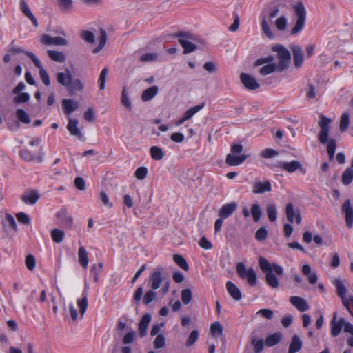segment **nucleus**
Wrapping results in <instances>:
<instances>
[{"label":"nucleus","mask_w":353,"mask_h":353,"mask_svg":"<svg viewBox=\"0 0 353 353\" xmlns=\"http://www.w3.org/2000/svg\"><path fill=\"white\" fill-rule=\"evenodd\" d=\"M259 265L263 273L265 274V282L267 285L273 289L278 288L279 285V279L272 272L274 270L277 275L281 276L283 274V268L276 263H270L263 256L259 257Z\"/></svg>","instance_id":"nucleus-1"},{"label":"nucleus","mask_w":353,"mask_h":353,"mask_svg":"<svg viewBox=\"0 0 353 353\" xmlns=\"http://www.w3.org/2000/svg\"><path fill=\"white\" fill-rule=\"evenodd\" d=\"M331 122V119L325 117V115L320 116L319 125L321 128V130L319 133L318 139L321 144L324 145L327 143V151L330 160H332L334 158L336 148V143L335 139H331L328 140L330 124Z\"/></svg>","instance_id":"nucleus-2"},{"label":"nucleus","mask_w":353,"mask_h":353,"mask_svg":"<svg viewBox=\"0 0 353 353\" xmlns=\"http://www.w3.org/2000/svg\"><path fill=\"white\" fill-rule=\"evenodd\" d=\"M57 81L61 85L66 87L71 95L76 92L81 91L84 88L79 79H73L70 71L68 69L65 72L57 73Z\"/></svg>","instance_id":"nucleus-3"},{"label":"nucleus","mask_w":353,"mask_h":353,"mask_svg":"<svg viewBox=\"0 0 353 353\" xmlns=\"http://www.w3.org/2000/svg\"><path fill=\"white\" fill-rule=\"evenodd\" d=\"M292 8L296 20L294 27L290 30V34L294 36L299 34L304 28L306 22L307 13L305 6L301 1L293 5Z\"/></svg>","instance_id":"nucleus-4"},{"label":"nucleus","mask_w":353,"mask_h":353,"mask_svg":"<svg viewBox=\"0 0 353 353\" xmlns=\"http://www.w3.org/2000/svg\"><path fill=\"white\" fill-rule=\"evenodd\" d=\"M243 150L241 144H234L231 146V154L225 158V163L229 166H237L242 164L248 158L246 154H240Z\"/></svg>","instance_id":"nucleus-5"},{"label":"nucleus","mask_w":353,"mask_h":353,"mask_svg":"<svg viewBox=\"0 0 353 353\" xmlns=\"http://www.w3.org/2000/svg\"><path fill=\"white\" fill-rule=\"evenodd\" d=\"M272 50L277 52L278 63L276 64L278 72H282L289 66L291 54L290 51L282 45L274 46Z\"/></svg>","instance_id":"nucleus-6"},{"label":"nucleus","mask_w":353,"mask_h":353,"mask_svg":"<svg viewBox=\"0 0 353 353\" xmlns=\"http://www.w3.org/2000/svg\"><path fill=\"white\" fill-rule=\"evenodd\" d=\"M236 272L239 277L245 279L250 286H254L257 281V275L252 268L246 269L243 263L236 264Z\"/></svg>","instance_id":"nucleus-7"},{"label":"nucleus","mask_w":353,"mask_h":353,"mask_svg":"<svg viewBox=\"0 0 353 353\" xmlns=\"http://www.w3.org/2000/svg\"><path fill=\"white\" fill-rule=\"evenodd\" d=\"M236 272L239 277L245 279L250 286H254L257 281V275L252 268L246 269L243 263L236 264Z\"/></svg>","instance_id":"nucleus-8"},{"label":"nucleus","mask_w":353,"mask_h":353,"mask_svg":"<svg viewBox=\"0 0 353 353\" xmlns=\"http://www.w3.org/2000/svg\"><path fill=\"white\" fill-rule=\"evenodd\" d=\"M173 37L179 38V43L184 48V54L191 53L197 49V46L186 39H193V35L189 32L179 31L173 34Z\"/></svg>","instance_id":"nucleus-9"},{"label":"nucleus","mask_w":353,"mask_h":353,"mask_svg":"<svg viewBox=\"0 0 353 353\" xmlns=\"http://www.w3.org/2000/svg\"><path fill=\"white\" fill-rule=\"evenodd\" d=\"M164 270V268L159 266L154 269L151 274L149 282L152 290H157L161 287V285L163 283L165 278L163 276L162 272Z\"/></svg>","instance_id":"nucleus-10"},{"label":"nucleus","mask_w":353,"mask_h":353,"mask_svg":"<svg viewBox=\"0 0 353 353\" xmlns=\"http://www.w3.org/2000/svg\"><path fill=\"white\" fill-rule=\"evenodd\" d=\"M28 57L31 59L32 62L34 63V65L39 69V76L40 78L43 83L44 85L46 86L50 85V80L49 75L46 70L43 68L42 64L41 61L37 59V57L33 54V53H28Z\"/></svg>","instance_id":"nucleus-11"},{"label":"nucleus","mask_w":353,"mask_h":353,"mask_svg":"<svg viewBox=\"0 0 353 353\" xmlns=\"http://www.w3.org/2000/svg\"><path fill=\"white\" fill-rule=\"evenodd\" d=\"M276 166L288 172H294L296 170H299L303 174L306 172V169L298 161H292L290 162L279 161Z\"/></svg>","instance_id":"nucleus-12"},{"label":"nucleus","mask_w":353,"mask_h":353,"mask_svg":"<svg viewBox=\"0 0 353 353\" xmlns=\"http://www.w3.org/2000/svg\"><path fill=\"white\" fill-rule=\"evenodd\" d=\"M341 211L345 214L346 225L351 228L353 225V208L350 199H347L341 206Z\"/></svg>","instance_id":"nucleus-13"},{"label":"nucleus","mask_w":353,"mask_h":353,"mask_svg":"<svg viewBox=\"0 0 353 353\" xmlns=\"http://www.w3.org/2000/svg\"><path fill=\"white\" fill-rule=\"evenodd\" d=\"M285 215L288 222L292 223L295 221L297 224L301 223V216L300 212L299 210H294L293 203H288L286 205Z\"/></svg>","instance_id":"nucleus-14"},{"label":"nucleus","mask_w":353,"mask_h":353,"mask_svg":"<svg viewBox=\"0 0 353 353\" xmlns=\"http://www.w3.org/2000/svg\"><path fill=\"white\" fill-rule=\"evenodd\" d=\"M57 216L62 227L67 229H71L72 228V217L65 210H61L57 213Z\"/></svg>","instance_id":"nucleus-15"},{"label":"nucleus","mask_w":353,"mask_h":353,"mask_svg":"<svg viewBox=\"0 0 353 353\" xmlns=\"http://www.w3.org/2000/svg\"><path fill=\"white\" fill-rule=\"evenodd\" d=\"M89 290L88 284L85 282L84 290L82 293V298L78 299L77 301V305L79 308L81 316L83 317L88 305V291Z\"/></svg>","instance_id":"nucleus-16"},{"label":"nucleus","mask_w":353,"mask_h":353,"mask_svg":"<svg viewBox=\"0 0 353 353\" xmlns=\"http://www.w3.org/2000/svg\"><path fill=\"white\" fill-rule=\"evenodd\" d=\"M240 79L242 84L248 90H254L259 88V84L257 83L255 78L250 74L241 73Z\"/></svg>","instance_id":"nucleus-17"},{"label":"nucleus","mask_w":353,"mask_h":353,"mask_svg":"<svg viewBox=\"0 0 353 353\" xmlns=\"http://www.w3.org/2000/svg\"><path fill=\"white\" fill-rule=\"evenodd\" d=\"M337 313L334 312L333 314V319L331 321V334L336 337L341 333L342 327L345 324V319L341 318L336 321Z\"/></svg>","instance_id":"nucleus-18"},{"label":"nucleus","mask_w":353,"mask_h":353,"mask_svg":"<svg viewBox=\"0 0 353 353\" xmlns=\"http://www.w3.org/2000/svg\"><path fill=\"white\" fill-rule=\"evenodd\" d=\"M62 107L65 114L70 116L79 108V103L74 99H65L62 101Z\"/></svg>","instance_id":"nucleus-19"},{"label":"nucleus","mask_w":353,"mask_h":353,"mask_svg":"<svg viewBox=\"0 0 353 353\" xmlns=\"http://www.w3.org/2000/svg\"><path fill=\"white\" fill-rule=\"evenodd\" d=\"M237 205L235 202H232L223 205L219 210L218 215L221 219H227L236 210Z\"/></svg>","instance_id":"nucleus-20"},{"label":"nucleus","mask_w":353,"mask_h":353,"mask_svg":"<svg viewBox=\"0 0 353 353\" xmlns=\"http://www.w3.org/2000/svg\"><path fill=\"white\" fill-rule=\"evenodd\" d=\"M290 302L300 312H303L309 310V305L307 301L302 297L296 296H291L290 298Z\"/></svg>","instance_id":"nucleus-21"},{"label":"nucleus","mask_w":353,"mask_h":353,"mask_svg":"<svg viewBox=\"0 0 353 353\" xmlns=\"http://www.w3.org/2000/svg\"><path fill=\"white\" fill-rule=\"evenodd\" d=\"M272 190L271 183L269 181H256L253 185L252 192L254 194H263Z\"/></svg>","instance_id":"nucleus-22"},{"label":"nucleus","mask_w":353,"mask_h":353,"mask_svg":"<svg viewBox=\"0 0 353 353\" xmlns=\"http://www.w3.org/2000/svg\"><path fill=\"white\" fill-rule=\"evenodd\" d=\"M150 321H151L150 314H145L142 316V318L139 323V326H138V331H139V334L140 337L143 338L145 336H146L147 329H148V327Z\"/></svg>","instance_id":"nucleus-23"},{"label":"nucleus","mask_w":353,"mask_h":353,"mask_svg":"<svg viewBox=\"0 0 353 353\" xmlns=\"http://www.w3.org/2000/svg\"><path fill=\"white\" fill-rule=\"evenodd\" d=\"M292 51L294 66L299 68L303 63V50L299 46H294L292 47Z\"/></svg>","instance_id":"nucleus-24"},{"label":"nucleus","mask_w":353,"mask_h":353,"mask_svg":"<svg viewBox=\"0 0 353 353\" xmlns=\"http://www.w3.org/2000/svg\"><path fill=\"white\" fill-rule=\"evenodd\" d=\"M41 42L46 45H57V46H65L67 45V41L63 37H52L48 34H44L41 38Z\"/></svg>","instance_id":"nucleus-25"},{"label":"nucleus","mask_w":353,"mask_h":353,"mask_svg":"<svg viewBox=\"0 0 353 353\" xmlns=\"http://www.w3.org/2000/svg\"><path fill=\"white\" fill-rule=\"evenodd\" d=\"M3 230L6 232H10L11 231L16 232L17 230L16 221L11 214H6L5 219L3 222Z\"/></svg>","instance_id":"nucleus-26"},{"label":"nucleus","mask_w":353,"mask_h":353,"mask_svg":"<svg viewBox=\"0 0 353 353\" xmlns=\"http://www.w3.org/2000/svg\"><path fill=\"white\" fill-rule=\"evenodd\" d=\"M67 129L72 136L77 137L79 139L82 138V133L78 128V121L77 119L69 117Z\"/></svg>","instance_id":"nucleus-27"},{"label":"nucleus","mask_w":353,"mask_h":353,"mask_svg":"<svg viewBox=\"0 0 353 353\" xmlns=\"http://www.w3.org/2000/svg\"><path fill=\"white\" fill-rule=\"evenodd\" d=\"M226 288L228 294L235 301H240L242 298V294L240 290L237 286L232 281H228L226 283Z\"/></svg>","instance_id":"nucleus-28"},{"label":"nucleus","mask_w":353,"mask_h":353,"mask_svg":"<svg viewBox=\"0 0 353 353\" xmlns=\"http://www.w3.org/2000/svg\"><path fill=\"white\" fill-rule=\"evenodd\" d=\"M39 199V195L36 190H30L25 192L22 196L21 200L28 205H34Z\"/></svg>","instance_id":"nucleus-29"},{"label":"nucleus","mask_w":353,"mask_h":353,"mask_svg":"<svg viewBox=\"0 0 353 353\" xmlns=\"http://www.w3.org/2000/svg\"><path fill=\"white\" fill-rule=\"evenodd\" d=\"M20 8L23 14L32 21L35 27H37L38 21L36 17L32 13L28 5L26 3L25 0L20 1Z\"/></svg>","instance_id":"nucleus-30"},{"label":"nucleus","mask_w":353,"mask_h":353,"mask_svg":"<svg viewBox=\"0 0 353 353\" xmlns=\"http://www.w3.org/2000/svg\"><path fill=\"white\" fill-rule=\"evenodd\" d=\"M159 88L157 85H153L145 90L141 94V99L143 101H148L153 99L158 93Z\"/></svg>","instance_id":"nucleus-31"},{"label":"nucleus","mask_w":353,"mask_h":353,"mask_svg":"<svg viewBox=\"0 0 353 353\" xmlns=\"http://www.w3.org/2000/svg\"><path fill=\"white\" fill-rule=\"evenodd\" d=\"M78 260L83 268H87L89 263L88 254L84 247H80L78 250Z\"/></svg>","instance_id":"nucleus-32"},{"label":"nucleus","mask_w":353,"mask_h":353,"mask_svg":"<svg viewBox=\"0 0 353 353\" xmlns=\"http://www.w3.org/2000/svg\"><path fill=\"white\" fill-rule=\"evenodd\" d=\"M353 180V167L346 168L341 175V182L345 185H349Z\"/></svg>","instance_id":"nucleus-33"},{"label":"nucleus","mask_w":353,"mask_h":353,"mask_svg":"<svg viewBox=\"0 0 353 353\" xmlns=\"http://www.w3.org/2000/svg\"><path fill=\"white\" fill-rule=\"evenodd\" d=\"M282 339V334L280 332H276L269 335L265 341V345L267 347H273L278 344Z\"/></svg>","instance_id":"nucleus-34"},{"label":"nucleus","mask_w":353,"mask_h":353,"mask_svg":"<svg viewBox=\"0 0 353 353\" xmlns=\"http://www.w3.org/2000/svg\"><path fill=\"white\" fill-rule=\"evenodd\" d=\"M100 37H99V43L97 47L94 48L92 50V52L97 54L99 52L105 45L107 41V34L105 30L103 28H99Z\"/></svg>","instance_id":"nucleus-35"},{"label":"nucleus","mask_w":353,"mask_h":353,"mask_svg":"<svg viewBox=\"0 0 353 353\" xmlns=\"http://www.w3.org/2000/svg\"><path fill=\"white\" fill-rule=\"evenodd\" d=\"M333 284L336 288L337 295L340 298H343L346 295L347 290L342 281L339 279H335L333 281Z\"/></svg>","instance_id":"nucleus-36"},{"label":"nucleus","mask_w":353,"mask_h":353,"mask_svg":"<svg viewBox=\"0 0 353 353\" xmlns=\"http://www.w3.org/2000/svg\"><path fill=\"white\" fill-rule=\"evenodd\" d=\"M302 348V341L298 335H294L289 346V350L294 352H299Z\"/></svg>","instance_id":"nucleus-37"},{"label":"nucleus","mask_w":353,"mask_h":353,"mask_svg":"<svg viewBox=\"0 0 353 353\" xmlns=\"http://www.w3.org/2000/svg\"><path fill=\"white\" fill-rule=\"evenodd\" d=\"M48 54L49 57L54 61L63 63L65 61V56L61 52L56 50H48Z\"/></svg>","instance_id":"nucleus-38"},{"label":"nucleus","mask_w":353,"mask_h":353,"mask_svg":"<svg viewBox=\"0 0 353 353\" xmlns=\"http://www.w3.org/2000/svg\"><path fill=\"white\" fill-rule=\"evenodd\" d=\"M275 26L279 32L285 31L288 26V19L285 16H279L275 21Z\"/></svg>","instance_id":"nucleus-39"},{"label":"nucleus","mask_w":353,"mask_h":353,"mask_svg":"<svg viewBox=\"0 0 353 353\" xmlns=\"http://www.w3.org/2000/svg\"><path fill=\"white\" fill-rule=\"evenodd\" d=\"M262 21H261V28L263 34L269 39H272L274 37V34L272 33L270 26L268 23L266 17L263 14L261 15Z\"/></svg>","instance_id":"nucleus-40"},{"label":"nucleus","mask_w":353,"mask_h":353,"mask_svg":"<svg viewBox=\"0 0 353 353\" xmlns=\"http://www.w3.org/2000/svg\"><path fill=\"white\" fill-rule=\"evenodd\" d=\"M16 117L19 121L29 124L31 122V119L27 112L23 109H17L16 110Z\"/></svg>","instance_id":"nucleus-41"},{"label":"nucleus","mask_w":353,"mask_h":353,"mask_svg":"<svg viewBox=\"0 0 353 353\" xmlns=\"http://www.w3.org/2000/svg\"><path fill=\"white\" fill-rule=\"evenodd\" d=\"M157 298V292L152 288L148 290L143 297V303L148 305Z\"/></svg>","instance_id":"nucleus-42"},{"label":"nucleus","mask_w":353,"mask_h":353,"mask_svg":"<svg viewBox=\"0 0 353 353\" xmlns=\"http://www.w3.org/2000/svg\"><path fill=\"white\" fill-rule=\"evenodd\" d=\"M251 344L254 347V353H260L263 351L265 342L262 339H257L253 337L251 340Z\"/></svg>","instance_id":"nucleus-43"},{"label":"nucleus","mask_w":353,"mask_h":353,"mask_svg":"<svg viewBox=\"0 0 353 353\" xmlns=\"http://www.w3.org/2000/svg\"><path fill=\"white\" fill-rule=\"evenodd\" d=\"M267 216L270 221L274 222L277 219V210L274 205L269 204L266 208Z\"/></svg>","instance_id":"nucleus-44"},{"label":"nucleus","mask_w":353,"mask_h":353,"mask_svg":"<svg viewBox=\"0 0 353 353\" xmlns=\"http://www.w3.org/2000/svg\"><path fill=\"white\" fill-rule=\"evenodd\" d=\"M65 236V233L63 230L57 228H54L51 231V236L54 242L61 243Z\"/></svg>","instance_id":"nucleus-45"},{"label":"nucleus","mask_w":353,"mask_h":353,"mask_svg":"<svg viewBox=\"0 0 353 353\" xmlns=\"http://www.w3.org/2000/svg\"><path fill=\"white\" fill-rule=\"evenodd\" d=\"M150 155L154 160H161L164 156L162 149L158 146H152L150 149Z\"/></svg>","instance_id":"nucleus-46"},{"label":"nucleus","mask_w":353,"mask_h":353,"mask_svg":"<svg viewBox=\"0 0 353 353\" xmlns=\"http://www.w3.org/2000/svg\"><path fill=\"white\" fill-rule=\"evenodd\" d=\"M250 212L253 217V220L254 222H258L261 216L262 211L260 208V206L257 203H254L252 205Z\"/></svg>","instance_id":"nucleus-47"},{"label":"nucleus","mask_w":353,"mask_h":353,"mask_svg":"<svg viewBox=\"0 0 353 353\" xmlns=\"http://www.w3.org/2000/svg\"><path fill=\"white\" fill-rule=\"evenodd\" d=\"M350 117L348 113H343L340 120V131L341 132H345L349 126Z\"/></svg>","instance_id":"nucleus-48"},{"label":"nucleus","mask_w":353,"mask_h":353,"mask_svg":"<svg viewBox=\"0 0 353 353\" xmlns=\"http://www.w3.org/2000/svg\"><path fill=\"white\" fill-rule=\"evenodd\" d=\"M210 331L212 336L222 335L223 327L219 322L216 321L211 324Z\"/></svg>","instance_id":"nucleus-49"},{"label":"nucleus","mask_w":353,"mask_h":353,"mask_svg":"<svg viewBox=\"0 0 353 353\" xmlns=\"http://www.w3.org/2000/svg\"><path fill=\"white\" fill-rule=\"evenodd\" d=\"M174 261L183 270H188V264L185 259L179 254H174L173 256Z\"/></svg>","instance_id":"nucleus-50"},{"label":"nucleus","mask_w":353,"mask_h":353,"mask_svg":"<svg viewBox=\"0 0 353 353\" xmlns=\"http://www.w3.org/2000/svg\"><path fill=\"white\" fill-rule=\"evenodd\" d=\"M108 74V70L107 68H104L100 73L98 81L99 83V90H102L105 88Z\"/></svg>","instance_id":"nucleus-51"},{"label":"nucleus","mask_w":353,"mask_h":353,"mask_svg":"<svg viewBox=\"0 0 353 353\" xmlns=\"http://www.w3.org/2000/svg\"><path fill=\"white\" fill-rule=\"evenodd\" d=\"M274 71H277V67L276 66V64H268V65L263 66L260 69V73L263 76H265L269 74H271V73L274 72Z\"/></svg>","instance_id":"nucleus-52"},{"label":"nucleus","mask_w":353,"mask_h":353,"mask_svg":"<svg viewBox=\"0 0 353 353\" xmlns=\"http://www.w3.org/2000/svg\"><path fill=\"white\" fill-rule=\"evenodd\" d=\"M268 236V231L265 227L262 226L259 228L256 233H255V238L259 241H264Z\"/></svg>","instance_id":"nucleus-53"},{"label":"nucleus","mask_w":353,"mask_h":353,"mask_svg":"<svg viewBox=\"0 0 353 353\" xmlns=\"http://www.w3.org/2000/svg\"><path fill=\"white\" fill-rule=\"evenodd\" d=\"M181 300L183 304L188 305L192 301V292L190 289H183L181 291Z\"/></svg>","instance_id":"nucleus-54"},{"label":"nucleus","mask_w":353,"mask_h":353,"mask_svg":"<svg viewBox=\"0 0 353 353\" xmlns=\"http://www.w3.org/2000/svg\"><path fill=\"white\" fill-rule=\"evenodd\" d=\"M103 263H99L98 265H93L91 268V272L94 275V281L97 283L99 279V274L102 270Z\"/></svg>","instance_id":"nucleus-55"},{"label":"nucleus","mask_w":353,"mask_h":353,"mask_svg":"<svg viewBox=\"0 0 353 353\" xmlns=\"http://www.w3.org/2000/svg\"><path fill=\"white\" fill-rule=\"evenodd\" d=\"M204 106V103L201 104V105H196V106H194L190 109H188L185 113H184V116L188 119H191L196 113H197L200 110H201L203 108V107Z\"/></svg>","instance_id":"nucleus-56"},{"label":"nucleus","mask_w":353,"mask_h":353,"mask_svg":"<svg viewBox=\"0 0 353 353\" xmlns=\"http://www.w3.org/2000/svg\"><path fill=\"white\" fill-rule=\"evenodd\" d=\"M121 103L128 110L131 109L132 104L130 100V98L128 96L127 91L125 88H123L121 97Z\"/></svg>","instance_id":"nucleus-57"},{"label":"nucleus","mask_w":353,"mask_h":353,"mask_svg":"<svg viewBox=\"0 0 353 353\" xmlns=\"http://www.w3.org/2000/svg\"><path fill=\"white\" fill-rule=\"evenodd\" d=\"M30 94L26 92L18 93L17 95L14 98V102L17 104L21 103H26L30 99Z\"/></svg>","instance_id":"nucleus-58"},{"label":"nucleus","mask_w":353,"mask_h":353,"mask_svg":"<svg viewBox=\"0 0 353 353\" xmlns=\"http://www.w3.org/2000/svg\"><path fill=\"white\" fill-rule=\"evenodd\" d=\"M153 344H154V347L155 349L163 348L165 344L164 336L161 334H157V336H156V338L153 342Z\"/></svg>","instance_id":"nucleus-59"},{"label":"nucleus","mask_w":353,"mask_h":353,"mask_svg":"<svg viewBox=\"0 0 353 353\" xmlns=\"http://www.w3.org/2000/svg\"><path fill=\"white\" fill-rule=\"evenodd\" d=\"M25 263L27 268L29 270L32 271L35 268L36 260L32 254L27 255L26 257Z\"/></svg>","instance_id":"nucleus-60"},{"label":"nucleus","mask_w":353,"mask_h":353,"mask_svg":"<svg viewBox=\"0 0 353 353\" xmlns=\"http://www.w3.org/2000/svg\"><path fill=\"white\" fill-rule=\"evenodd\" d=\"M81 37L85 41L90 43H93L95 41L94 34L89 30L83 31L81 32Z\"/></svg>","instance_id":"nucleus-61"},{"label":"nucleus","mask_w":353,"mask_h":353,"mask_svg":"<svg viewBox=\"0 0 353 353\" xmlns=\"http://www.w3.org/2000/svg\"><path fill=\"white\" fill-rule=\"evenodd\" d=\"M198 338H199L198 331L197 330L192 331L186 341V343H185L186 346L190 347L191 345H192L197 341Z\"/></svg>","instance_id":"nucleus-62"},{"label":"nucleus","mask_w":353,"mask_h":353,"mask_svg":"<svg viewBox=\"0 0 353 353\" xmlns=\"http://www.w3.org/2000/svg\"><path fill=\"white\" fill-rule=\"evenodd\" d=\"M20 157L27 161H31L34 159V155L28 149H22L19 152Z\"/></svg>","instance_id":"nucleus-63"},{"label":"nucleus","mask_w":353,"mask_h":353,"mask_svg":"<svg viewBox=\"0 0 353 353\" xmlns=\"http://www.w3.org/2000/svg\"><path fill=\"white\" fill-rule=\"evenodd\" d=\"M157 57L158 55L156 53H145L141 55L140 60L142 62L154 61Z\"/></svg>","instance_id":"nucleus-64"}]
</instances>
